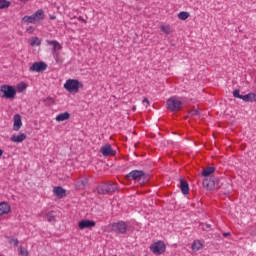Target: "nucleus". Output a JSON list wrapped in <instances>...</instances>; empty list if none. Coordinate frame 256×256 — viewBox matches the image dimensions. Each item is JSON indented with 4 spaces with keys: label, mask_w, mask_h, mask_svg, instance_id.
Wrapping results in <instances>:
<instances>
[{
    "label": "nucleus",
    "mask_w": 256,
    "mask_h": 256,
    "mask_svg": "<svg viewBox=\"0 0 256 256\" xmlns=\"http://www.w3.org/2000/svg\"><path fill=\"white\" fill-rule=\"evenodd\" d=\"M2 156H3V150L0 149V157H2Z\"/></svg>",
    "instance_id": "4c0bfd02"
},
{
    "label": "nucleus",
    "mask_w": 256,
    "mask_h": 256,
    "mask_svg": "<svg viewBox=\"0 0 256 256\" xmlns=\"http://www.w3.org/2000/svg\"><path fill=\"white\" fill-rule=\"evenodd\" d=\"M127 181H139L140 185H145L149 181V176L143 170H132L126 175Z\"/></svg>",
    "instance_id": "f257e3e1"
},
{
    "label": "nucleus",
    "mask_w": 256,
    "mask_h": 256,
    "mask_svg": "<svg viewBox=\"0 0 256 256\" xmlns=\"http://www.w3.org/2000/svg\"><path fill=\"white\" fill-rule=\"evenodd\" d=\"M71 117V114H69V112H64L59 114L58 116H56V121H67V119H69Z\"/></svg>",
    "instance_id": "5701e85b"
},
{
    "label": "nucleus",
    "mask_w": 256,
    "mask_h": 256,
    "mask_svg": "<svg viewBox=\"0 0 256 256\" xmlns=\"http://www.w3.org/2000/svg\"><path fill=\"white\" fill-rule=\"evenodd\" d=\"M203 188L207 191H213L221 187V180L217 177L205 178L202 182Z\"/></svg>",
    "instance_id": "20e7f679"
},
{
    "label": "nucleus",
    "mask_w": 256,
    "mask_h": 256,
    "mask_svg": "<svg viewBox=\"0 0 256 256\" xmlns=\"http://www.w3.org/2000/svg\"><path fill=\"white\" fill-rule=\"evenodd\" d=\"M242 101H245V103H253V101H256L255 93L251 92L246 95H242Z\"/></svg>",
    "instance_id": "6ab92c4d"
},
{
    "label": "nucleus",
    "mask_w": 256,
    "mask_h": 256,
    "mask_svg": "<svg viewBox=\"0 0 256 256\" xmlns=\"http://www.w3.org/2000/svg\"><path fill=\"white\" fill-rule=\"evenodd\" d=\"M20 255L29 256V251L27 250V248H23L22 246H20Z\"/></svg>",
    "instance_id": "7c9ffc66"
},
{
    "label": "nucleus",
    "mask_w": 256,
    "mask_h": 256,
    "mask_svg": "<svg viewBox=\"0 0 256 256\" xmlns=\"http://www.w3.org/2000/svg\"><path fill=\"white\" fill-rule=\"evenodd\" d=\"M143 103H147V105H149V99L144 98V99H143Z\"/></svg>",
    "instance_id": "f704fd0d"
},
{
    "label": "nucleus",
    "mask_w": 256,
    "mask_h": 256,
    "mask_svg": "<svg viewBox=\"0 0 256 256\" xmlns=\"http://www.w3.org/2000/svg\"><path fill=\"white\" fill-rule=\"evenodd\" d=\"M117 191V184L115 183H102L97 187V193L99 195H111Z\"/></svg>",
    "instance_id": "39448f33"
},
{
    "label": "nucleus",
    "mask_w": 256,
    "mask_h": 256,
    "mask_svg": "<svg viewBox=\"0 0 256 256\" xmlns=\"http://www.w3.org/2000/svg\"><path fill=\"white\" fill-rule=\"evenodd\" d=\"M189 115H191L192 117H195V115H199V111H197V110H191V111L189 112Z\"/></svg>",
    "instance_id": "473e14b6"
},
{
    "label": "nucleus",
    "mask_w": 256,
    "mask_h": 256,
    "mask_svg": "<svg viewBox=\"0 0 256 256\" xmlns=\"http://www.w3.org/2000/svg\"><path fill=\"white\" fill-rule=\"evenodd\" d=\"M178 19L181 21H185L186 19H189V12L182 11L178 14Z\"/></svg>",
    "instance_id": "a878e982"
},
{
    "label": "nucleus",
    "mask_w": 256,
    "mask_h": 256,
    "mask_svg": "<svg viewBox=\"0 0 256 256\" xmlns=\"http://www.w3.org/2000/svg\"><path fill=\"white\" fill-rule=\"evenodd\" d=\"M89 183V179H87V177H82L80 179H78L76 182H75V187L76 189H83L84 187H87V184Z\"/></svg>",
    "instance_id": "4468645a"
},
{
    "label": "nucleus",
    "mask_w": 256,
    "mask_h": 256,
    "mask_svg": "<svg viewBox=\"0 0 256 256\" xmlns=\"http://www.w3.org/2000/svg\"><path fill=\"white\" fill-rule=\"evenodd\" d=\"M160 29L166 35H170L171 34V26H169V25H161Z\"/></svg>",
    "instance_id": "393cba45"
},
{
    "label": "nucleus",
    "mask_w": 256,
    "mask_h": 256,
    "mask_svg": "<svg viewBox=\"0 0 256 256\" xmlns=\"http://www.w3.org/2000/svg\"><path fill=\"white\" fill-rule=\"evenodd\" d=\"M30 45L31 47H39V45H41V40L37 37H34L31 39Z\"/></svg>",
    "instance_id": "bb28decb"
},
{
    "label": "nucleus",
    "mask_w": 256,
    "mask_h": 256,
    "mask_svg": "<svg viewBox=\"0 0 256 256\" xmlns=\"http://www.w3.org/2000/svg\"><path fill=\"white\" fill-rule=\"evenodd\" d=\"M22 23H36V22L33 18V15H31V16H24L22 18Z\"/></svg>",
    "instance_id": "c85d7f7f"
},
{
    "label": "nucleus",
    "mask_w": 256,
    "mask_h": 256,
    "mask_svg": "<svg viewBox=\"0 0 256 256\" xmlns=\"http://www.w3.org/2000/svg\"><path fill=\"white\" fill-rule=\"evenodd\" d=\"M47 43L53 47V53L56 51H60L61 49V44L55 40H47Z\"/></svg>",
    "instance_id": "aec40b11"
},
{
    "label": "nucleus",
    "mask_w": 256,
    "mask_h": 256,
    "mask_svg": "<svg viewBox=\"0 0 256 256\" xmlns=\"http://www.w3.org/2000/svg\"><path fill=\"white\" fill-rule=\"evenodd\" d=\"M0 91L3 93L2 97L5 99H15V95H17V90H15V87L5 84L0 87Z\"/></svg>",
    "instance_id": "423d86ee"
},
{
    "label": "nucleus",
    "mask_w": 256,
    "mask_h": 256,
    "mask_svg": "<svg viewBox=\"0 0 256 256\" xmlns=\"http://www.w3.org/2000/svg\"><path fill=\"white\" fill-rule=\"evenodd\" d=\"M23 126V122L21 121V115L15 114L14 115V124H13V130L19 131L21 127Z\"/></svg>",
    "instance_id": "ddd939ff"
},
{
    "label": "nucleus",
    "mask_w": 256,
    "mask_h": 256,
    "mask_svg": "<svg viewBox=\"0 0 256 256\" xmlns=\"http://www.w3.org/2000/svg\"><path fill=\"white\" fill-rule=\"evenodd\" d=\"M11 7V2L8 0H0V9H7Z\"/></svg>",
    "instance_id": "b1692460"
},
{
    "label": "nucleus",
    "mask_w": 256,
    "mask_h": 256,
    "mask_svg": "<svg viewBox=\"0 0 256 256\" xmlns=\"http://www.w3.org/2000/svg\"><path fill=\"white\" fill-rule=\"evenodd\" d=\"M166 106L168 111H172V113H175V111H181V109L183 108V101H181V98L173 96L167 100Z\"/></svg>",
    "instance_id": "7ed1b4c3"
},
{
    "label": "nucleus",
    "mask_w": 256,
    "mask_h": 256,
    "mask_svg": "<svg viewBox=\"0 0 256 256\" xmlns=\"http://www.w3.org/2000/svg\"><path fill=\"white\" fill-rule=\"evenodd\" d=\"M95 225V221L89 219H83L78 223V227L81 231H83V229H93Z\"/></svg>",
    "instance_id": "9b49d317"
},
{
    "label": "nucleus",
    "mask_w": 256,
    "mask_h": 256,
    "mask_svg": "<svg viewBox=\"0 0 256 256\" xmlns=\"http://www.w3.org/2000/svg\"><path fill=\"white\" fill-rule=\"evenodd\" d=\"M241 91L239 89H236L232 92L233 97H235L236 99H242L243 95L240 94Z\"/></svg>",
    "instance_id": "c756f323"
},
{
    "label": "nucleus",
    "mask_w": 256,
    "mask_h": 256,
    "mask_svg": "<svg viewBox=\"0 0 256 256\" xmlns=\"http://www.w3.org/2000/svg\"><path fill=\"white\" fill-rule=\"evenodd\" d=\"M11 213V206L7 202H0V215Z\"/></svg>",
    "instance_id": "2eb2a0df"
},
{
    "label": "nucleus",
    "mask_w": 256,
    "mask_h": 256,
    "mask_svg": "<svg viewBox=\"0 0 256 256\" xmlns=\"http://www.w3.org/2000/svg\"><path fill=\"white\" fill-rule=\"evenodd\" d=\"M165 249H167V247L163 241H157L150 246V251H152L154 255H163Z\"/></svg>",
    "instance_id": "0eeeda50"
},
{
    "label": "nucleus",
    "mask_w": 256,
    "mask_h": 256,
    "mask_svg": "<svg viewBox=\"0 0 256 256\" xmlns=\"http://www.w3.org/2000/svg\"><path fill=\"white\" fill-rule=\"evenodd\" d=\"M180 189L183 195H189V183L183 179H180Z\"/></svg>",
    "instance_id": "f3484780"
},
{
    "label": "nucleus",
    "mask_w": 256,
    "mask_h": 256,
    "mask_svg": "<svg viewBox=\"0 0 256 256\" xmlns=\"http://www.w3.org/2000/svg\"><path fill=\"white\" fill-rule=\"evenodd\" d=\"M100 152L104 157H114L117 151L113 150L111 144H106L100 148Z\"/></svg>",
    "instance_id": "9d476101"
},
{
    "label": "nucleus",
    "mask_w": 256,
    "mask_h": 256,
    "mask_svg": "<svg viewBox=\"0 0 256 256\" xmlns=\"http://www.w3.org/2000/svg\"><path fill=\"white\" fill-rule=\"evenodd\" d=\"M46 70H47V63L45 62H35L29 68V71H31L32 73H43V71H46Z\"/></svg>",
    "instance_id": "1a4fd4ad"
},
{
    "label": "nucleus",
    "mask_w": 256,
    "mask_h": 256,
    "mask_svg": "<svg viewBox=\"0 0 256 256\" xmlns=\"http://www.w3.org/2000/svg\"><path fill=\"white\" fill-rule=\"evenodd\" d=\"M46 221H48V223H54V221H55V214H53V212H48L46 214Z\"/></svg>",
    "instance_id": "cd10ccee"
},
{
    "label": "nucleus",
    "mask_w": 256,
    "mask_h": 256,
    "mask_svg": "<svg viewBox=\"0 0 256 256\" xmlns=\"http://www.w3.org/2000/svg\"><path fill=\"white\" fill-rule=\"evenodd\" d=\"M21 1H23V2L25 3V2H27V1H29V0H21Z\"/></svg>",
    "instance_id": "58836bf2"
},
{
    "label": "nucleus",
    "mask_w": 256,
    "mask_h": 256,
    "mask_svg": "<svg viewBox=\"0 0 256 256\" xmlns=\"http://www.w3.org/2000/svg\"><path fill=\"white\" fill-rule=\"evenodd\" d=\"M50 19H51V20H55V19H57V16L52 15V16H50Z\"/></svg>",
    "instance_id": "e433bc0d"
},
{
    "label": "nucleus",
    "mask_w": 256,
    "mask_h": 256,
    "mask_svg": "<svg viewBox=\"0 0 256 256\" xmlns=\"http://www.w3.org/2000/svg\"><path fill=\"white\" fill-rule=\"evenodd\" d=\"M83 83H81L77 79H68L64 84V89L68 91V93H79V89H82Z\"/></svg>",
    "instance_id": "f03ea898"
},
{
    "label": "nucleus",
    "mask_w": 256,
    "mask_h": 256,
    "mask_svg": "<svg viewBox=\"0 0 256 256\" xmlns=\"http://www.w3.org/2000/svg\"><path fill=\"white\" fill-rule=\"evenodd\" d=\"M112 230L114 231V233L125 235V233H127V223H125L124 221L113 223Z\"/></svg>",
    "instance_id": "6e6552de"
},
{
    "label": "nucleus",
    "mask_w": 256,
    "mask_h": 256,
    "mask_svg": "<svg viewBox=\"0 0 256 256\" xmlns=\"http://www.w3.org/2000/svg\"><path fill=\"white\" fill-rule=\"evenodd\" d=\"M229 235H230L229 232L223 233V237H229Z\"/></svg>",
    "instance_id": "c9c22d12"
},
{
    "label": "nucleus",
    "mask_w": 256,
    "mask_h": 256,
    "mask_svg": "<svg viewBox=\"0 0 256 256\" xmlns=\"http://www.w3.org/2000/svg\"><path fill=\"white\" fill-rule=\"evenodd\" d=\"M27 33H33V31H35V28L33 26H30L27 28Z\"/></svg>",
    "instance_id": "72a5a7b5"
},
{
    "label": "nucleus",
    "mask_w": 256,
    "mask_h": 256,
    "mask_svg": "<svg viewBox=\"0 0 256 256\" xmlns=\"http://www.w3.org/2000/svg\"><path fill=\"white\" fill-rule=\"evenodd\" d=\"M32 18L34 19V23H39V21H43V19H45V12L43 9H39L32 14Z\"/></svg>",
    "instance_id": "f8f14e48"
},
{
    "label": "nucleus",
    "mask_w": 256,
    "mask_h": 256,
    "mask_svg": "<svg viewBox=\"0 0 256 256\" xmlns=\"http://www.w3.org/2000/svg\"><path fill=\"white\" fill-rule=\"evenodd\" d=\"M27 139V135L25 133H20L18 135H12L10 137V140L13 141V143H23V141Z\"/></svg>",
    "instance_id": "dca6fc26"
},
{
    "label": "nucleus",
    "mask_w": 256,
    "mask_h": 256,
    "mask_svg": "<svg viewBox=\"0 0 256 256\" xmlns=\"http://www.w3.org/2000/svg\"><path fill=\"white\" fill-rule=\"evenodd\" d=\"M53 191L54 195H56V197H59V199H63V197H65L66 195L65 189H63V187L61 186L54 187Z\"/></svg>",
    "instance_id": "a211bd4d"
},
{
    "label": "nucleus",
    "mask_w": 256,
    "mask_h": 256,
    "mask_svg": "<svg viewBox=\"0 0 256 256\" xmlns=\"http://www.w3.org/2000/svg\"><path fill=\"white\" fill-rule=\"evenodd\" d=\"M192 251H201L203 249V243L200 240H195L192 243Z\"/></svg>",
    "instance_id": "412c9836"
},
{
    "label": "nucleus",
    "mask_w": 256,
    "mask_h": 256,
    "mask_svg": "<svg viewBox=\"0 0 256 256\" xmlns=\"http://www.w3.org/2000/svg\"><path fill=\"white\" fill-rule=\"evenodd\" d=\"M10 245H14L15 247H17V245H19V240L17 238H11L9 240Z\"/></svg>",
    "instance_id": "2f4dec72"
},
{
    "label": "nucleus",
    "mask_w": 256,
    "mask_h": 256,
    "mask_svg": "<svg viewBox=\"0 0 256 256\" xmlns=\"http://www.w3.org/2000/svg\"><path fill=\"white\" fill-rule=\"evenodd\" d=\"M212 173H215V167H206L203 169L201 175L202 177H209V175H212Z\"/></svg>",
    "instance_id": "4be33fe9"
},
{
    "label": "nucleus",
    "mask_w": 256,
    "mask_h": 256,
    "mask_svg": "<svg viewBox=\"0 0 256 256\" xmlns=\"http://www.w3.org/2000/svg\"><path fill=\"white\" fill-rule=\"evenodd\" d=\"M206 227H211V225L207 224Z\"/></svg>",
    "instance_id": "ea45409f"
}]
</instances>
